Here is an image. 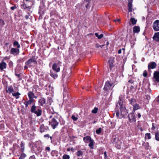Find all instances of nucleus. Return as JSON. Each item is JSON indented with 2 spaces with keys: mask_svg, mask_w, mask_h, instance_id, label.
<instances>
[{
  "mask_svg": "<svg viewBox=\"0 0 159 159\" xmlns=\"http://www.w3.org/2000/svg\"><path fill=\"white\" fill-rule=\"evenodd\" d=\"M157 64L154 62H151L149 63L148 66V69H154L156 67Z\"/></svg>",
  "mask_w": 159,
  "mask_h": 159,
  "instance_id": "9d476101",
  "label": "nucleus"
},
{
  "mask_svg": "<svg viewBox=\"0 0 159 159\" xmlns=\"http://www.w3.org/2000/svg\"><path fill=\"white\" fill-rule=\"evenodd\" d=\"M128 82L131 84H133L134 83V81L132 80H129Z\"/></svg>",
  "mask_w": 159,
  "mask_h": 159,
  "instance_id": "5fc2aeb1",
  "label": "nucleus"
},
{
  "mask_svg": "<svg viewBox=\"0 0 159 159\" xmlns=\"http://www.w3.org/2000/svg\"><path fill=\"white\" fill-rule=\"evenodd\" d=\"M128 11L129 12H131L132 11V2H130L128 3Z\"/></svg>",
  "mask_w": 159,
  "mask_h": 159,
  "instance_id": "bb28decb",
  "label": "nucleus"
},
{
  "mask_svg": "<svg viewBox=\"0 0 159 159\" xmlns=\"http://www.w3.org/2000/svg\"><path fill=\"white\" fill-rule=\"evenodd\" d=\"M12 96L15 97L16 98L18 99L20 97V95L21 94L19 92H16L15 93H12Z\"/></svg>",
  "mask_w": 159,
  "mask_h": 159,
  "instance_id": "5701e85b",
  "label": "nucleus"
},
{
  "mask_svg": "<svg viewBox=\"0 0 159 159\" xmlns=\"http://www.w3.org/2000/svg\"><path fill=\"white\" fill-rule=\"evenodd\" d=\"M34 101L30 99H29L28 101H25L24 102V103L25 105V107L27 108L28 105H30L32 102H33Z\"/></svg>",
  "mask_w": 159,
  "mask_h": 159,
  "instance_id": "a211bd4d",
  "label": "nucleus"
},
{
  "mask_svg": "<svg viewBox=\"0 0 159 159\" xmlns=\"http://www.w3.org/2000/svg\"><path fill=\"white\" fill-rule=\"evenodd\" d=\"M61 63L59 62L57 63H54L52 66V70L56 72H59L60 70V66Z\"/></svg>",
  "mask_w": 159,
  "mask_h": 159,
  "instance_id": "423d86ee",
  "label": "nucleus"
},
{
  "mask_svg": "<svg viewBox=\"0 0 159 159\" xmlns=\"http://www.w3.org/2000/svg\"><path fill=\"white\" fill-rule=\"evenodd\" d=\"M142 145L145 148L148 149L149 148V145L148 143H143Z\"/></svg>",
  "mask_w": 159,
  "mask_h": 159,
  "instance_id": "7c9ffc66",
  "label": "nucleus"
},
{
  "mask_svg": "<svg viewBox=\"0 0 159 159\" xmlns=\"http://www.w3.org/2000/svg\"><path fill=\"white\" fill-rule=\"evenodd\" d=\"M15 75L16 76H18V77L20 76V75L19 74H16Z\"/></svg>",
  "mask_w": 159,
  "mask_h": 159,
  "instance_id": "338daca9",
  "label": "nucleus"
},
{
  "mask_svg": "<svg viewBox=\"0 0 159 159\" xmlns=\"http://www.w3.org/2000/svg\"><path fill=\"white\" fill-rule=\"evenodd\" d=\"M89 146L91 148H93L94 145V141L93 140H91V141H89Z\"/></svg>",
  "mask_w": 159,
  "mask_h": 159,
  "instance_id": "c85d7f7f",
  "label": "nucleus"
},
{
  "mask_svg": "<svg viewBox=\"0 0 159 159\" xmlns=\"http://www.w3.org/2000/svg\"><path fill=\"white\" fill-rule=\"evenodd\" d=\"M114 85L112 83H110L109 81L106 82L103 89L104 91H109L114 87Z\"/></svg>",
  "mask_w": 159,
  "mask_h": 159,
  "instance_id": "39448f33",
  "label": "nucleus"
},
{
  "mask_svg": "<svg viewBox=\"0 0 159 159\" xmlns=\"http://www.w3.org/2000/svg\"><path fill=\"white\" fill-rule=\"evenodd\" d=\"M131 39H134L135 40V37L134 36H132V37H131Z\"/></svg>",
  "mask_w": 159,
  "mask_h": 159,
  "instance_id": "e2e57ef3",
  "label": "nucleus"
},
{
  "mask_svg": "<svg viewBox=\"0 0 159 159\" xmlns=\"http://www.w3.org/2000/svg\"><path fill=\"white\" fill-rule=\"evenodd\" d=\"M47 130V128L44 126L43 124H42L40 127V131L41 132H43L45 130Z\"/></svg>",
  "mask_w": 159,
  "mask_h": 159,
  "instance_id": "6ab92c4d",
  "label": "nucleus"
},
{
  "mask_svg": "<svg viewBox=\"0 0 159 159\" xmlns=\"http://www.w3.org/2000/svg\"><path fill=\"white\" fill-rule=\"evenodd\" d=\"M28 66L27 65H25L24 66V67L25 69V70L27 69H28Z\"/></svg>",
  "mask_w": 159,
  "mask_h": 159,
  "instance_id": "4d7b16f0",
  "label": "nucleus"
},
{
  "mask_svg": "<svg viewBox=\"0 0 159 159\" xmlns=\"http://www.w3.org/2000/svg\"><path fill=\"white\" fill-rule=\"evenodd\" d=\"M133 30L134 33H138L140 31V28L138 26H135L133 27Z\"/></svg>",
  "mask_w": 159,
  "mask_h": 159,
  "instance_id": "aec40b11",
  "label": "nucleus"
},
{
  "mask_svg": "<svg viewBox=\"0 0 159 159\" xmlns=\"http://www.w3.org/2000/svg\"><path fill=\"white\" fill-rule=\"evenodd\" d=\"M39 104L40 106H43L46 102L45 99L44 98H41L39 101Z\"/></svg>",
  "mask_w": 159,
  "mask_h": 159,
  "instance_id": "4468645a",
  "label": "nucleus"
},
{
  "mask_svg": "<svg viewBox=\"0 0 159 159\" xmlns=\"http://www.w3.org/2000/svg\"><path fill=\"white\" fill-rule=\"evenodd\" d=\"M6 64L4 62H2L0 63V69L3 70L6 68Z\"/></svg>",
  "mask_w": 159,
  "mask_h": 159,
  "instance_id": "dca6fc26",
  "label": "nucleus"
},
{
  "mask_svg": "<svg viewBox=\"0 0 159 159\" xmlns=\"http://www.w3.org/2000/svg\"><path fill=\"white\" fill-rule=\"evenodd\" d=\"M150 97L148 95H146V98H145V100H147L146 102V103H148V100H150Z\"/></svg>",
  "mask_w": 159,
  "mask_h": 159,
  "instance_id": "f704fd0d",
  "label": "nucleus"
},
{
  "mask_svg": "<svg viewBox=\"0 0 159 159\" xmlns=\"http://www.w3.org/2000/svg\"><path fill=\"white\" fill-rule=\"evenodd\" d=\"M26 155L25 153H22L19 159H24L26 157Z\"/></svg>",
  "mask_w": 159,
  "mask_h": 159,
  "instance_id": "72a5a7b5",
  "label": "nucleus"
},
{
  "mask_svg": "<svg viewBox=\"0 0 159 159\" xmlns=\"http://www.w3.org/2000/svg\"><path fill=\"white\" fill-rule=\"evenodd\" d=\"M153 28L155 31H159V20H156L153 23L152 26Z\"/></svg>",
  "mask_w": 159,
  "mask_h": 159,
  "instance_id": "0eeeda50",
  "label": "nucleus"
},
{
  "mask_svg": "<svg viewBox=\"0 0 159 159\" xmlns=\"http://www.w3.org/2000/svg\"><path fill=\"white\" fill-rule=\"evenodd\" d=\"M118 53L119 54L121 53V49H120L118 51Z\"/></svg>",
  "mask_w": 159,
  "mask_h": 159,
  "instance_id": "13d9d810",
  "label": "nucleus"
},
{
  "mask_svg": "<svg viewBox=\"0 0 159 159\" xmlns=\"http://www.w3.org/2000/svg\"><path fill=\"white\" fill-rule=\"evenodd\" d=\"M95 34V36L97 37L98 39H101L102 37H103V34H101L100 35H99L97 33H96Z\"/></svg>",
  "mask_w": 159,
  "mask_h": 159,
  "instance_id": "2f4dec72",
  "label": "nucleus"
},
{
  "mask_svg": "<svg viewBox=\"0 0 159 159\" xmlns=\"http://www.w3.org/2000/svg\"><path fill=\"white\" fill-rule=\"evenodd\" d=\"M105 45H100L99 47H101V48H102Z\"/></svg>",
  "mask_w": 159,
  "mask_h": 159,
  "instance_id": "774afa93",
  "label": "nucleus"
},
{
  "mask_svg": "<svg viewBox=\"0 0 159 159\" xmlns=\"http://www.w3.org/2000/svg\"><path fill=\"white\" fill-rule=\"evenodd\" d=\"M28 97L29 99L31 100L34 101L33 99L34 97V94L33 92L31 91L29 92L28 94Z\"/></svg>",
  "mask_w": 159,
  "mask_h": 159,
  "instance_id": "2eb2a0df",
  "label": "nucleus"
},
{
  "mask_svg": "<svg viewBox=\"0 0 159 159\" xmlns=\"http://www.w3.org/2000/svg\"><path fill=\"white\" fill-rule=\"evenodd\" d=\"M31 112L35 114L38 116H40L42 114V110L39 107H36L34 104L31 107Z\"/></svg>",
  "mask_w": 159,
  "mask_h": 159,
  "instance_id": "7ed1b4c3",
  "label": "nucleus"
},
{
  "mask_svg": "<svg viewBox=\"0 0 159 159\" xmlns=\"http://www.w3.org/2000/svg\"><path fill=\"white\" fill-rule=\"evenodd\" d=\"M141 116V114H140V113H139L138 114V117L139 118H140Z\"/></svg>",
  "mask_w": 159,
  "mask_h": 159,
  "instance_id": "680f3d73",
  "label": "nucleus"
},
{
  "mask_svg": "<svg viewBox=\"0 0 159 159\" xmlns=\"http://www.w3.org/2000/svg\"><path fill=\"white\" fill-rule=\"evenodd\" d=\"M155 139L157 141H159V131H157L155 133Z\"/></svg>",
  "mask_w": 159,
  "mask_h": 159,
  "instance_id": "393cba45",
  "label": "nucleus"
},
{
  "mask_svg": "<svg viewBox=\"0 0 159 159\" xmlns=\"http://www.w3.org/2000/svg\"><path fill=\"white\" fill-rule=\"evenodd\" d=\"M44 137L45 138L47 137L48 138L50 137L49 135L48 134L44 135Z\"/></svg>",
  "mask_w": 159,
  "mask_h": 159,
  "instance_id": "09e8293b",
  "label": "nucleus"
},
{
  "mask_svg": "<svg viewBox=\"0 0 159 159\" xmlns=\"http://www.w3.org/2000/svg\"><path fill=\"white\" fill-rule=\"evenodd\" d=\"M82 152L81 151H78L77 152V155L78 156H80V155H82Z\"/></svg>",
  "mask_w": 159,
  "mask_h": 159,
  "instance_id": "a19ab883",
  "label": "nucleus"
},
{
  "mask_svg": "<svg viewBox=\"0 0 159 159\" xmlns=\"http://www.w3.org/2000/svg\"><path fill=\"white\" fill-rule=\"evenodd\" d=\"M102 131V128H99L98 129L96 130V133L97 134H100Z\"/></svg>",
  "mask_w": 159,
  "mask_h": 159,
  "instance_id": "58836bf2",
  "label": "nucleus"
},
{
  "mask_svg": "<svg viewBox=\"0 0 159 159\" xmlns=\"http://www.w3.org/2000/svg\"><path fill=\"white\" fill-rule=\"evenodd\" d=\"M129 121L131 122H135L136 121V119L134 114V112L129 113L128 116Z\"/></svg>",
  "mask_w": 159,
  "mask_h": 159,
  "instance_id": "6e6552de",
  "label": "nucleus"
},
{
  "mask_svg": "<svg viewBox=\"0 0 159 159\" xmlns=\"http://www.w3.org/2000/svg\"><path fill=\"white\" fill-rule=\"evenodd\" d=\"M92 139H91V138L89 136H86V137H84L83 138V140L84 142L87 143H88L89 141H91V140Z\"/></svg>",
  "mask_w": 159,
  "mask_h": 159,
  "instance_id": "f3484780",
  "label": "nucleus"
},
{
  "mask_svg": "<svg viewBox=\"0 0 159 159\" xmlns=\"http://www.w3.org/2000/svg\"><path fill=\"white\" fill-rule=\"evenodd\" d=\"M120 21V19H117V20H114V21L115 22H116L117 21Z\"/></svg>",
  "mask_w": 159,
  "mask_h": 159,
  "instance_id": "052dcab7",
  "label": "nucleus"
},
{
  "mask_svg": "<svg viewBox=\"0 0 159 159\" xmlns=\"http://www.w3.org/2000/svg\"><path fill=\"white\" fill-rule=\"evenodd\" d=\"M49 88V90H51V91H52L53 89V87L52 86H51V84H50L49 85V86H48Z\"/></svg>",
  "mask_w": 159,
  "mask_h": 159,
  "instance_id": "49530a36",
  "label": "nucleus"
},
{
  "mask_svg": "<svg viewBox=\"0 0 159 159\" xmlns=\"http://www.w3.org/2000/svg\"><path fill=\"white\" fill-rule=\"evenodd\" d=\"M98 108L97 107H95L93 110H92V112L93 113H96L98 112Z\"/></svg>",
  "mask_w": 159,
  "mask_h": 159,
  "instance_id": "4c0bfd02",
  "label": "nucleus"
},
{
  "mask_svg": "<svg viewBox=\"0 0 159 159\" xmlns=\"http://www.w3.org/2000/svg\"><path fill=\"white\" fill-rule=\"evenodd\" d=\"M70 156L67 154H64L62 157V159H69Z\"/></svg>",
  "mask_w": 159,
  "mask_h": 159,
  "instance_id": "c9c22d12",
  "label": "nucleus"
},
{
  "mask_svg": "<svg viewBox=\"0 0 159 159\" xmlns=\"http://www.w3.org/2000/svg\"><path fill=\"white\" fill-rule=\"evenodd\" d=\"M130 21L133 25H134L136 24L137 20L134 18H131Z\"/></svg>",
  "mask_w": 159,
  "mask_h": 159,
  "instance_id": "c756f323",
  "label": "nucleus"
},
{
  "mask_svg": "<svg viewBox=\"0 0 159 159\" xmlns=\"http://www.w3.org/2000/svg\"><path fill=\"white\" fill-rule=\"evenodd\" d=\"M133 111L134 112L135 110L139 109L140 108L139 105L138 104H135L133 105Z\"/></svg>",
  "mask_w": 159,
  "mask_h": 159,
  "instance_id": "4be33fe9",
  "label": "nucleus"
},
{
  "mask_svg": "<svg viewBox=\"0 0 159 159\" xmlns=\"http://www.w3.org/2000/svg\"><path fill=\"white\" fill-rule=\"evenodd\" d=\"M154 40L156 42L159 41V32L155 33L153 37Z\"/></svg>",
  "mask_w": 159,
  "mask_h": 159,
  "instance_id": "f8f14e48",
  "label": "nucleus"
},
{
  "mask_svg": "<svg viewBox=\"0 0 159 159\" xmlns=\"http://www.w3.org/2000/svg\"><path fill=\"white\" fill-rule=\"evenodd\" d=\"M155 128V127L154 125V123H153L152 124V130H154Z\"/></svg>",
  "mask_w": 159,
  "mask_h": 159,
  "instance_id": "3c124183",
  "label": "nucleus"
},
{
  "mask_svg": "<svg viewBox=\"0 0 159 159\" xmlns=\"http://www.w3.org/2000/svg\"><path fill=\"white\" fill-rule=\"evenodd\" d=\"M154 78L155 80L157 82H159V71H155L153 73Z\"/></svg>",
  "mask_w": 159,
  "mask_h": 159,
  "instance_id": "9b49d317",
  "label": "nucleus"
},
{
  "mask_svg": "<svg viewBox=\"0 0 159 159\" xmlns=\"http://www.w3.org/2000/svg\"><path fill=\"white\" fill-rule=\"evenodd\" d=\"M123 96L122 95H120L119 97V100L117 104V106H118V104L120 106V114L119 112L116 113V116L120 118H121L124 115H126L128 113L125 105L123 103Z\"/></svg>",
  "mask_w": 159,
  "mask_h": 159,
  "instance_id": "f257e3e1",
  "label": "nucleus"
},
{
  "mask_svg": "<svg viewBox=\"0 0 159 159\" xmlns=\"http://www.w3.org/2000/svg\"><path fill=\"white\" fill-rule=\"evenodd\" d=\"M51 119L49 121V123L51 125L53 129H55L58 125L59 121L61 117L57 113H52L49 117Z\"/></svg>",
  "mask_w": 159,
  "mask_h": 159,
  "instance_id": "f03ea898",
  "label": "nucleus"
},
{
  "mask_svg": "<svg viewBox=\"0 0 159 159\" xmlns=\"http://www.w3.org/2000/svg\"><path fill=\"white\" fill-rule=\"evenodd\" d=\"M29 159H36V158L35 156L33 155L30 157Z\"/></svg>",
  "mask_w": 159,
  "mask_h": 159,
  "instance_id": "de8ad7c7",
  "label": "nucleus"
},
{
  "mask_svg": "<svg viewBox=\"0 0 159 159\" xmlns=\"http://www.w3.org/2000/svg\"><path fill=\"white\" fill-rule=\"evenodd\" d=\"M129 41H130V43H131V44H132L133 45H134V44H135V43L134 41H132L131 39H130Z\"/></svg>",
  "mask_w": 159,
  "mask_h": 159,
  "instance_id": "603ef678",
  "label": "nucleus"
},
{
  "mask_svg": "<svg viewBox=\"0 0 159 159\" xmlns=\"http://www.w3.org/2000/svg\"><path fill=\"white\" fill-rule=\"evenodd\" d=\"M13 46L15 47H17V48L19 49L20 48V45L19 44L18 42L16 41H15L13 42Z\"/></svg>",
  "mask_w": 159,
  "mask_h": 159,
  "instance_id": "a878e982",
  "label": "nucleus"
},
{
  "mask_svg": "<svg viewBox=\"0 0 159 159\" xmlns=\"http://www.w3.org/2000/svg\"><path fill=\"white\" fill-rule=\"evenodd\" d=\"M46 150L47 151H48L49 152L50 150V147H47L46 148Z\"/></svg>",
  "mask_w": 159,
  "mask_h": 159,
  "instance_id": "8fccbe9b",
  "label": "nucleus"
},
{
  "mask_svg": "<svg viewBox=\"0 0 159 159\" xmlns=\"http://www.w3.org/2000/svg\"><path fill=\"white\" fill-rule=\"evenodd\" d=\"M114 58L113 57H110V59L109 60V65L111 68V67H113L114 66Z\"/></svg>",
  "mask_w": 159,
  "mask_h": 159,
  "instance_id": "ddd939ff",
  "label": "nucleus"
},
{
  "mask_svg": "<svg viewBox=\"0 0 159 159\" xmlns=\"http://www.w3.org/2000/svg\"><path fill=\"white\" fill-rule=\"evenodd\" d=\"M100 45L98 44H95V47L96 48H99V47Z\"/></svg>",
  "mask_w": 159,
  "mask_h": 159,
  "instance_id": "864d4df0",
  "label": "nucleus"
},
{
  "mask_svg": "<svg viewBox=\"0 0 159 159\" xmlns=\"http://www.w3.org/2000/svg\"><path fill=\"white\" fill-rule=\"evenodd\" d=\"M20 146L21 147V149L22 151H24V144L22 143H21L20 144Z\"/></svg>",
  "mask_w": 159,
  "mask_h": 159,
  "instance_id": "ea45409f",
  "label": "nucleus"
},
{
  "mask_svg": "<svg viewBox=\"0 0 159 159\" xmlns=\"http://www.w3.org/2000/svg\"><path fill=\"white\" fill-rule=\"evenodd\" d=\"M51 154L53 157H57L58 155V152L56 150H52L51 152Z\"/></svg>",
  "mask_w": 159,
  "mask_h": 159,
  "instance_id": "b1692460",
  "label": "nucleus"
},
{
  "mask_svg": "<svg viewBox=\"0 0 159 159\" xmlns=\"http://www.w3.org/2000/svg\"><path fill=\"white\" fill-rule=\"evenodd\" d=\"M157 100L158 102H159V95L157 97Z\"/></svg>",
  "mask_w": 159,
  "mask_h": 159,
  "instance_id": "69168bd1",
  "label": "nucleus"
},
{
  "mask_svg": "<svg viewBox=\"0 0 159 159\" xmlns=\"http://www.w3.org/2000/svg\"><path fill=\"white\" fill-rule=\"evenodd\" d=\"M37 61L34 57H32L25 62V64L27 65L29 67H30L37 64Z\"/></svg>",
  "mask_w": 159,
  "mask_h": 159,
  "instance_id": "20e7f679",
  "label": "nucleus"
},
{
  "mask_svg": "<svg viewBox=\"0 0 159 159\" xmlns=\"http://www.w3.org/2000/svg\"><path fill=\"white\" fill-rule=\"evenodd\" d=\"M148 74L146 71L145 70L144 71L143 73V76L144 77H146L147 75Z\"/></svg>",
  "mask_w": 159,
  "mask_h": 159,
  "instance_id": "c03bdc74",
  "label": "nucleus"
},
{
  "mask_svg": "<svg viewBox=\"0 0 159 159\" xmlns=\"http://www.w3.org/2000/svg\"><path fill=\"white\" fill-rule=\"evenodd\" d=\"M147 137L148 139H150L151 138V134L149 133H147L145 134V136L144 137L145 139Z\"/></svg>",
  "mask_w": 159,
  "mask_h": 159,
  "instance_id": "473e14b6",
  "label": "nucleus"
},
{
  "mask_svg": "<svg viewBox=\"0 0 159 159\" xmlns=\"http://www.w3.org/2000/svg\"><path fill=\"white\" fill-rule=\"evenodd\" d=\"M19 52L20 50L18 48H11L10 50V53L14 56L17 55Z\"/></svg>",
  "mask_w": 159,
  "mask_h": 159,
  "instance_id": "1a4fd4ad",
  "label": "nucleus"
},
{
  "mask_svg": "<svg viewBox=\"0 0 159 159\" xmlns=\"http://www.w3.org/2000/svg\"><path fill=\"white\" fill-rule=\"evenodd\" d=\"M71 118L74 121H76L77 120V118L75 116L72 115L71 116Z\"/></svg>",
  "mask_w": 159,
  "mask_h": 159,
  "instance_id": "37998d69",
  "label": "nucleus"
},
{
  "mask_svg": "<svg viewBox=\"0 0 159 159\" xmlns=\"http://www.w3.org/2000/svg\"><path fill=\"white\" fill-rule=\"evenodd\" d=\"M134 88V87L132 86H131L130 87V89L131 90H132Z\"/></svg>",
  "mask_w": 159,
  "mask_h": 159,
  "instance_id": "0e129e2a",
  "label": "nucleus"
},
{
  "mask_svg": "<svg viewBox=\"0 0 159 159\" xmlns=\"http://www.w3.org/2000/svg\"><path fill=\"white\" fill-rule=\"evenodd\" d=\"M25 17L26 19H27L29 18V17L28 15H26L25 16Z\"/></svg>",
  "mask_w": 159,
  "mask_h": 159,
  "instance_id": "bf43d9fd",
  "label": "nucleus"
},
{
  "mask_svg": "<svg viewBox=\"0 0 159 159\" xmlns=\"http://www.w3.org/2000/svg\"><path fill=\"white\" fill-rule=\"evenodd\" d=\"M14 91V90L13 88L11 86L9 87L6 90L7 92L9 93H13Z\"/></svg>",
  "mask_w": 159,
  "mask_h": 159,
  "instance_id": "412c9836",
  "label": "nucleus"
},
{
  "mask_svg": "<svg viewBox=\"0 0 159 159\" xmlns=\"http://www.w3.org/2000/svg\"><path fill=\"white\" fill-rule=\"evenodd\" d=\"M50 75L54 79L57 78L58 75L57 73H53L52 72L51 70L50 71Z\"/></svg>",
  "mask_w": 159,
  "mask_h": 159,
  "instance_id": "cd10ccee",
  "label": "nucleus"
},
{
  "mask_svg": "<svg viewBox=\"0 0 159 159\" xmlns=\"http://www.w3.org/2000/svg\"><path fill=\"white\" fill-rule=\"evenodd\" d=\"M131 104L132 105H134L135 102V100L134 99H131L130 100Z\"/></svg>",
  "mask_w": 159,
  "mask_h": 159,
  "instance_id": "e433bc0d",
  "label": "nucleus"
},
{
  "mask_svg": "<svg viewBox=\"0 0 159 159\" xmlns=\"http://www.w3.org/2000/svg\"><path fill=\"white\" fill-rule=\"evenodd\" d=\"M16 8H17L16 7V5H15L14 6L11 7L10 8L11 10H13L15 9H16Z\"/></svg>",
  "mask_w": 159,
  "mask_h": 159,
  "instance_id": "a18cd8bd",
  "label": "nucleus"
},
{
  "mask_svg": "<svg viewBox=\"0 0 159 159\" xmlns=\"http://www.w3.org/2000/svg\"><path fill=\"white\" fill-rule=\"evenodd\" d=\"M104 155H105V158H107V154L106 152L105 151V152H104Z\"/></svg>",
  "mask_w": 159,
  "mask_h": 159,
  "instance_id": "6e6d98bb",
  "label": "nucleus"
},
{
  "mask_svg": "<svg viewBox=\"0 0 159 159\" xmlns=\"http://www.w3.org/2000/svg\"><path fill=\"white\" fill-rule=\"evenodd\" d=\"M23 8L26 9L27 8H30V6L27 7L26 4H23Z\"/></svg>",
  "mask_w": 159,
  "mask_h": 159,
  "instance_id": "79ce46f5",
  "label": "nucleus"
}]
</instances>
